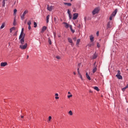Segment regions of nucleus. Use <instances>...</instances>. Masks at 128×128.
I'll list each match as a JSON object with an SVG mask.
<instances>
[{
  "label": "nucleus",
  "instance_id": "nucleus-37",
  "mask_svg": "<svg viewBox=\"0 0 128 128\" xmlns=\"http://www.w3.org/2000/svg\"><path fill=\"white\" fill-rule=\"evenodd\" d=\"M100 43L97 42V47L100 48Z\"/></svg>",
  "mask_w": 128,
  "mask_h": 128
},
{
  "label": "nucleus",
  "instance_id": "nucleus-58",
  "mask_svg": "<svg viewBox=\"0 0 128 128\" xmlns=\"http://www.w3.org/2000/svg\"><path fill=\"white\" fill-rule=\"evenodd\" d=\"M68 94H70V92H68Z\"/></svg>",
  "mask_w": 128,
  "mask_h": 128
},
{
  "label": "nucleus",
  "instance_id": "nucleus-61",
  "mask_svg": "<svg viewBox=\"0 0 128 128\" xmlns=\"http://www.w3.org/2000/svg\"><path fill=\"white\" fill-rule=\"evenodd\" d=\"M90 92H92V90H90Z\"/></svg>",
  "mask_w": 128,
  "mask_h": 128
},
{
  "label": "nucleus",
  "instance_id": "nucleus-44",
  "mask_svg": "<svg viewBox=\"0 0 128 128\" xmlns=\"http://www.w3.org/2000/svg\"><path fill=\"white\" fill-rule=\"evenodd\" d=\"M11 29L12 30H16V28L15 27H12V28H11Z\"/></svg>",
  "mask_w": 128,
  "mask_h": 128
},
{
  "label": "nucleus",
  "instance_id": "nucleus-21",
  "mask_svg": "<svg viewBox=\"0 0 128 128\" xmlns=\"http://www.w3.org/2000/svg\"><path fill=\"white\" fill-rule=\"evenodd\" d=\"M80 39H78L77 40H76V44L77 46H78V44H80Z\"/></svg>",
  "mask_w": 128,
  "mask_h": 128
},
{
  "label": "nucleus",
  "instance_id": "nucleus-23",
  "mask_svg": "<svg viewBox=\"0 0 128 128\" xmlns=\"http://www.w3.org/2000/svg\"><path fill=\"white\" fill-rule=\"evenodd\" d=\"M94 90H97V92H99L100 91V89L98 88V86H94L93 87Z\"/></svg>",
  "mask_w": 128,
  "mask_h": 128
},
{
  "label": "nucleus",
  "instance_id": "nucleus-57",
  "mask_svg": "<svg viewBox=\"0 0 128 128\" xmlns=\"http://www.w3.org/2000/svg\"><path fill=\"white\" fill-rule=\"evenodd\" d=\"M74 74L76 75V72H74Z\"/></svg>",
  "mask_w": 128,
  "mask_h": 128
},
{
  "label": "nucleus",
  "instance_id": "nucleus-47",
  "mask_svg": "<svg viewBox=\"0 0 128 128\" xmlns=\"http://www.w3.org/2000/svg\"><path fill=\"white\" fill-rule=\"evenodd\" d=\"M2 4H3V6H4V4H5L4 0H3Z\"/></svg>",
  "mask_w": 128,
  "mask_h": 128
},
{
  "label": "nucleus",
  "instance_id": "nucleus-17",
  "mask_svg": "<svg viewBox=\"0 0 128 128\" xmlns=\"http://www.w3.org/2000/svg\"><path fill=\"white\" fill-rule=\"evenodd\" d=\"M64 4H65V6H72V3L64 2Z\"/></svg>",
  "mask_w": 128,
  "mask_h": 128
},
{
  "label": "nucleus",
  "instance_id": "nucleus-42",
  "mask_svg": "<svg viewBox=\"0 0 128 128\" xmlns=\"http://www.w3.org/2000/svg\"><path fill=\"white\" fill-rule=\"evenodd\" d=\"M79 76L80 78H81V80H82V74L79 75Z\"/></svg>",
  "mask_w": 128,
  "mask_h": 128
},
{
  "label": "nucleus",
  "instance_id": "nucleus-38",
  "mask_svg": "<svg viewBox=\"0 0 128 128\" xmlns=\"http://www.w3.org/2000/svg\"><path fill=\"white\" fill-rule=\"evenodd\" d=\"M72 96V94H70L68 96V98H70Z\"/></svg>",
  "mask_w": 128,
  "mask_h": 128
},
{
  "label": "nucleus",
  "instance_id": "nucleus-56",
  "mask_svg": "<svg viewBox=\"0 0 128 128\" xmlns=\"http://www.w3.org/2000/svg\"><path fill=\"white\" fill-rule=\"evenodd\" d=\"M12 32V28L10 29V32Z\"/></svg>",
  "mask_w": 128,
  "mask_h": 128
},
{
  "label": "nucleus",
  "instance_id": "nucleus-50",
  "mask_svg": "<svg viewBox=\"0 0 128 128\" xmlns=\"http://www.w3.org/2000/svg\"><path fill=\"white\" fill-rule=\"evenodd\" d=\"M78 68H79V70H80V64H78Z\"/></svg>",
  "mask_w": 128,
  "mask_h": 128
},
{
  "label": "nucleus",
  "instance_id": "nucleus-28",
  "mask_svg": "<svg viewBox=\"0 0 128 128\" xmlns=\"http://www.w3.org/2000/svg\"><path fill=\"white\" fill-rule=\"evenodd\" d=\"M48 44H52V40H50V38H48Z\"/></svg>",
  "mask_w": 128,
  "mask_h": 128
},
{
  "label": "nucleus",
  "instance_id": "nucleus-22",
  "mask_svg": "<svg viewBox=\"0 0 128 128\" xmlns=\"http://www.w3.org/2000/svg\"><path fill=\"white\" fill-rule=\"evenodd\" d=\"M86 76L89 80H90V77L88 76V74L86 73Z\"/></svg>",
  "mask_w": 128,
  "mask_h": 128
},
{
  "label": "nucleus",
  "instance_id": "nucleus-55",
  "mask_svg": "<svg viewBox=\"0 0 128 128\" xmlns=\"http://www.w3.org/2000/svg\"><path fill=\"white\" fill-rule=\"evenodd\" d=\"M84 20L85 21L86 20V17H84Z\"/></svg>",
  "mask_w": 128,
  "mask_h": 128
},
{
  "label": "nucleus",
  "instance_id": "nucleus-54",
  "mask_svg": "<svg viewBox=\"0 0 128 128\" xmlns=\"http://www.w3.org/2000/svg\"><path fill=\"white\" fill-rule=\"evenodd\" d=\"M76 8H74V9L73 10V12H76Z\"/></svg>",
  "mask_w": 128,
  "mask_h": 128
},
{
  "label": "nucleus",
  "instance_id": "nucleus-59",
  "mask_svg": "<svg viewBox=\"0 0 128 128\" xmlns=\"http://www.w3.org/2000/svg\"><path fill=\"white\" fill-rule=\"evenodd\" d=\"M21 118H24V116H22Z\"/></svg>",
  "mask_w": 128,
  "mask_h": 128
},
{
  "label": "nucleus",
  "instance_id": "nucleus-15",
  "mask_svg": "<svg viewBox=\"0 0 128 128\" xmlns=\"http://www.w3.org/2000/svg\"><path fill=\"white\" fill-rule=\"evenodd\" d=\"M126 88H128V84L126 86V87L123 88L122 89V92H124V90H126Z\"/></svg>",
  "mask_w": 128,
  "mask_h": 128
},
{
  "label": "nucleus",
  "instance_id": "nucleus-3",
  "mask_svg": "<svg viewBox=\"0 0 128 128\" xmlns=\"http://www.w3.org/2000/svg\"><path fill=\"white\" fill-rule=\"evenodd\" d=\"M28 12V10H26L24 11L23 14L22 16H20L21 20H24V16H26V14Z\"/></svg>",
  "mask_w": 128,
  "mask_h": 128
},
{
  "label": "nucleus",
  "instance_id": "nucleus-33",
  "mask_svg": "<svg viewBox=\"0 0 128 128\" xmlns=\"http://www.w3.org/2000/svg\"><path fill=\"white\" fill-rule=\"evenodd\" d=\"M68 16H69L70 20H72V14H69Z\"/></svg>",
  "mask_w": 128,
  "mask_h": 128
},
{
  "label": "nucleus",
  "instance_id": "nucleus-12",
  "mask_svg": "<svg viewBox=\"0 0 128 128\" xmlns=\"http://www.w3.org/2000/svg\"><path fill=\"white\" fill-rule=\"evenodd\" d=\"M116 78H117L118 80H122V76L120 75H116Z\"/></svg>",
  "mask_w": 128,
  "mask_h": 128
},
{
  "label": "nucleus",
  "instance_id": "nucleus-26",
  "mask_svg": "<svg viewBox=\"0 0 128 128\" xmlns=\"http://www.w3.org/2000/svg\"><path fill=\"white\" fill-rule=\"evenodd\" d=\"M68 114H69L70 116H72V111L70 110L69 112H68Z\"/></svg>",
  "mask_w": 128,
  "mask_h": 128
},
{
  "label": "nucleus",
  "instance_id": "nucleus-43",
  "mask_svg": "<svg viewBox=\"0 0 128 128\" xmlns=\"http://www.w3.org/2000/svg\"><path fill=\"white\" fill-rule=\"evenodd\" d=\"M96 62H95L94 63V67H96Z\"/></svg>",
  "mask_w": 128,
  "mask_h": 128
},
{
  "label": "nucleus",
  "instance_id": "nucleus-9",
  "mask_svg": "<svg viewBox=\"0 0 128 128\" xmlns=\"http://www.w3.org/2000/svg\"><path fill=\"white\" fill-rule=\"evenodd\" d=\"M117 12H118V9H116L112 13L111 16H116V14Z\"/></svg>",
  "mask_w": 128,
  "mask_h": 128
},
{
  "label": "nucleus",
  "instance_id": "nucleus-52",
  "mask_svg": "<svg viewBox=\"0 0 128 128\" xmlns=\"http://www.w3.org/2000/svg\"><path fill=\"white\" fill-rule=\"evenodd\" d=\"M14 36H18V32H15Z\"/></svg>",
  "mask_w": 128,
  "mask_h": 128
},
{
  "label": "nucleus",
  "instance_id": "nucleus-40",
  "mask_svg": "<svg viewBox=\"0 0 128 128\" xmlns=\"http://www.w3.org/2000/svg\"><path fill=\"white\" fill-rule=\"evenodd\" d=\"M70 30L72 32V34H74V32H76L74 30H72V28Z\"/></svg>",
  "mask_w": 128,
  "mask_h": 128
},
{
  "label": "nucleus",
  "instance_id": "nucleus-13",
  "mask_svg": "<svg viewBox=\"0 0 128 128\" xmlns=\"http://www.w3.org/2000/svg\"><path fill=\"white\" fill-rule=\"evenodd\" d=\"M64 24L65 25V28H70V25L68 23L64 22Z\"/></svg>",
  "mask_w": 128,
  "mask_h": 128
},
{
  "label": "nucleus",
  "instance_id": "nucleus-45",
  "mask_svg": "<svg viewBox=\"0 0 128 128\" xmlns=\"http://www.w3.org/2000/svg\"><path fill=\"white\" fill-rule=\"evenodd\" d=\"M68 14H70V10H68Z\"/></svg>",
  "mask_w": 128,
  "mask_h": 128
},
{
  "label": "nucleus",
  "instance_id": "nucleus-11",
  "mask_svg": "<svg viewBox=\"0 0 128 128\" xmlns=\"http://www.w3.org/2000/svg\"><path fill=\"white\" fill-rule=\"evenodd\" d=\"M8 65V63L6 62H1L0 64V66H7Z\"/></svg>",
  "mask_w": 128,
  "mask_h": 128
},
{
  "label": "nucleus",
  "instance_id": "nucleus-62",
  "mask_svg": "<svg viewBox=\"0 0 128 128\" xmlns=\"http://www.w3.org/2000/svg\"><path fill=\"white\" fill-rule=\"evenodd\" d=\"M71 0V2H72V0Z\"/></svg>",
  "mask_w": 128,
  "mask_h": 128
},
{
  "label": "nucleus",
  "instance_id": "nucleus-20",
  "mask_svg": "<svg viewBox=\"0 0 128 128\" xmlns=\"http://www.w3.org/2000/svg\"><path fill=\"white\" fill-rule=\"evenodd\" d=\"M4 26H6V23H2L0 28L2 30L4 28Z\"/></svg>",
  "mask_w": 128,
  "mask_h": 128
},
{
  "label": "nucleus",
  "instance_id": "nucleus-39",
  "mask_svg": "<svg viewBox=\"0 0 128 128\" xmlns=\"http://www.w3.org/2000/svg\"><path fill=\"white\" fill-rule=\"evenodd\" d=\"M13 24L14 26H16V19H14V22H13Z\"/></svg>",
  "mask_w": 128,
  "mask_h": 128
},
{
  "label": "nucleus",
  "instance_id": "nucleus-1",
  "mask_svg": "<svg viewBox=\"0 0 128 128\" xmlns=\"http://www.w3.org/2000/svg\"><path fill=\"white\" fill-rule=\"evenodd\" d=\"M24 28H22L20 34L19 36L20 44H24Z\"/></svg>",
  "mask_w": 128,
  "mask_h": 128
},
{
  "label": "nucleus",
  "instance_id": "nucleus-30",
  "mask_svg": "<svg viewBox=\"0 0 128 128\" xmlns=\"http://www.w3.org/2000/svg\"><path fill=\"white\" fill-rule=\"evenodd\" d=\"M120 70H118V74L116 76H120Z\"/></svg>",
  "mask_w": 128,
  "mask_h": 128
},
{
  "label": "nucleus",
  "instance_id": "nucleus-19",
  "mask_svg": "<svg viewBox=\"0 0 128 128\" xmlns=\"http://www.w3.org/2000/svg\"><path fill=\"white\" fill-rule=\"evenodd\" d=\"M48 20H50V15H48L46 16V24H48Z\"/></svg>",
  "mask_w": 128,
  "mask_h": 128
},
{
  "label": "nucleus",
  "instance_id": "nucleus-29",
  "mask_svg": "<svg viewBox=\"0 0 128 128\" xmlns=\"http://www.w3.org/2000/svg\"><path fill=\"white\" fill-rule=\"evenodd\" d=\"M112 18H114V16H112V15H111L109 18V20H112Z\"/></svg>",
  "mask_w": 128,
  "mask_h": 128
},
{
  "label": "nucleus",
  "instance_id": "nucleus-6",
  "mask_svg": "<svg viewBox=\"0 0 128 128\" xmlns=\"http://www.w3.org/2000/svg\"><path fill=\"white\" fill-rule=\"evenodd\" d=\"M78 18V13H74L73 14V18L72 20H76V18Z\"/></svg>",
  "mask_w": 128,
  "mask_h": 128
},
{
  "label": "nucleus",
  "instance_id": "nucleus-24",
  "mask_svg": "<svg viewBox=\"0 0 128 128\" xmlns=\"http://www.w3.org/2000/svg\"><path fill=\"white\" fill-rule=\"evenodd\" d=\"M98 58V54H94L93 55L92 58L94 59V58Z\"/></svg>",
  "mask_w": 128,
  "mask_h": 128
},
{
  "label": "nucleus",
  "instance_id": "nucleus-14",
  "mask_svg": "<svg viewBox=\"0 0 128 128\" xmlns=\"http://www.w3.org/2000/svg\"><path fill=\"white\" fill-rule=\"evenodd\" d=\"M88 46H94V42H90V43L88 44Z\"/></svg>",
  "mask_w": 128,
  "mask_h": 128
},
{
  "label": "nucleus",
  "instance_id": "nucleus-53",
  "mask_svg": "<svg viewBox=\"0 0 128 128\" xmlns=\"http://www.w3.org/2000/svg\"><path fill=\"white\" fill-rule=\"evenodd\" d=\"M98 34H99L98 32H96V36H98Z\"/></svg>",
  "mask_w": 128,
  "mask_h": 128
},
{
  "label": "nucleus",
  "instance_id": "nucleus-18",
  "mask_svg": "<svg viewBox=\"0 0 128 128\" xmlns=\"http://www.w3.org/2000/svg\"><path fill=\"white\" fill-rule=\"evenodd\" d=\"M94 36H92V35H91L90 36V40L91 42H94Z\"/></svg>",
  "mask_w": 128,
  "mask_h": 128
},
{
  "label": "nucleus",
  "instance_id": "nucleus-16",
  "mask_svg": "<svg viewBox=\"0 0 128 128\" xmlns=\"http://www.w3.org/2000/svg\"><path fill=\"white\" fill-rule=\"evenodd\" d=\"M97 70H98V68H96V67H94L92 70L93 74H94V72H96Z\"/></svg>",
  "mask_w": 128,
  "mask_h": 128
},
{
  "label": "nucleus",
  "instance_id": "nucleus-4",
  "mask_svg": "<svg viewBox=\"0 0 128 128\" xmlns=\"http://www.w3.org/2000/svg\"><path fill=\"white\" fill-rule=\"evenodd\" d=\"M98 12H100V9L98 8H96L95 9H94V10L92 12V14L94 15L96 14H98Z\"/></svg>",
  "mask_w": 128,
  "mask_h": 128
},
{
  "label": "nucleus",
  "instance_id": "nucleus-48",
  "mask_svg": "<svg viewBox=\"0 0 128 128\" xmlns=\"http://www.w3.org/2000/svg\"><path fill=\"white\" fill-rule=\"evenodd\" d=\"M32 28V27H30V26H28V29L30 30Z\"/></svg>",
  "mask_w": 128,
  "mask_h": 128
},
{
  "label": "nucleus",
  "instance_id": "nucleus-60",
  "mask_svg": "<svg viewBox=\"0 0 128 128\" xmlns=\"http://www.w3.org/2000/svg\"><path fill=\"white\" fill-rule=\"evenodd\" d=\"M27 58H28V56H27Z\"/></svg>",
  "mask_w": 128,
  "mask_h": 128
},
{
  "label": "nucleus",
  "instance_id": "nucleus-41",
  "mask_svg": "<svg viewBox=\"0 0 128 128\" xmlns=\"http://www.w3.org/2000/svg\"><path fill=\"white\" fill-rule=\"evenodd\" d=\"M69 28H70V30L72 29V25L69 26Z\"/></svg>",
  "mask_w": 128,
  "mask_h": 128
},
{
  "label": "nucleus",
  "instance_id": "nucleus-49",
  "mask_svg": "<svg viewBox=\"0 0 128 128\" xmlns=\"http://www.w3.org/2000/svg\"><path fill=\"white\" fill-rule=\"evenodd\" d=\"M55 98H56V100H58V98H60V97H58V96H56V97H55Z\"/></svg>",
  "mask_w": 128,
  "mask_h": 128
},
{
  "label": "nucleus",
  "instance_id": "nucleus-31",
  "mask_svg": "<svg viewBox=\"0 0 128 128\" xmlns=\"http://www.w3.org/2000/svg\"><path fill=\"white\" fill-rule=\"evenodd\" d=\"M16 12H18V10H16V9H14V14H16Z\"/></svg>",
  "mask_w": 128,
  "mask_h": 128
},
{
  "label": "nucleus",
  "instance_id": "nucleus-8",
  "mask_svg": "<svg viewBox=\"0 0 128 128\" xmlns=\"http://www.w3.org/2000/svg\"><path fill=\"white\" fill-rule=\"evenodd\" d=\"M52 8L53 6H50L48 5L47 6V10H49V12H52Z\"/></svg>",
  "mask_w": 128,
  "mask_h": 128
},
{
  "label": "nucleus",
  "instance_id": "nucleus-32",
  "mask_svg": "<svg viewBox=\"0 0 128 128\" xmlns=\"http://www.w3.org/2000/svg\"><path fill=\"white\" fill-rule=\"evenodd\" d=\"M38 26L36 22H34V28H36Z\"/></svg>",
  "mask_w": 128,
  "mask_h": 128
},
{
  "label": "nucleus",
  "instance_id": "nucleus-36",
  "mask_svg": "<svg viewBox=\"0 0 128 128\" xmlns=\"http://www.w3.org/2000/svg\"><path fill=\"white\" fill-rule=\"evenodd\" d=\"M54 22H57V20H56V18L54 17Z\"/></svg>",
  "mask_w": 128,
  "mask_h": 128
},
{
  "label": "nucleus",
  "instance_id": "nucleus-34",
  "mask_svg": "<svg viewBox=\"0 0 128 128\" xmlns=\"http://www.w3.org/2000/svg\"><path fill=\"white\" fill-rule=\"evenodd\" d=\"M50 120H52V116H50L48 117V122H50Z\"/></svg>",
  "mask_w": 128,
  "mask_h": 128
},
{
  "label": "nucleus",
  "instance_id": "nucleus-25",
  "mask_svg": "<svg viewBox=\"0 0 128 128\" xmlns=\"http://www.w3.org/2000/svg\"><path fill=\"white\" fill-rule=\"evenodd\" d=\"M77 72H78V76H80V68H78L77 69Z\"/></svg>",
  "mask_w": 128,
  "mask_h": 128
},
{
  "label": "nucleus",
  "instance_id": "nucleus-10",
  "mask_svg": "<svg viewBox=\"0 0 128 128\" xmlns=\"http://www.w3.org/2000/svg\"><path fill=\"white\" fill-rule=\"evenodd\" d=\"M46 30V26H44L42 28V30L41 31V32L42 34L44 32V31Z\"/></svg>",
  "mask_w": 128,
  "mask_h": 128
},
{
  "label": "nucleus",
  "instance_id": "nucleus-7",
  "mask_svg": "<svg viewBox=\"0 0 128 128\" xmlns=\"http://www.w3.org/2000/svg\"><path fill=\"white\" fill-rule=\"evenodd\" d=\"M112 22L109 21L107 24L108 28H112Z\"/></svg>",
  "mask_w": 128,
  "mask_h": 128
},
{
  "label": "nucleus",
  "instance_id": "nucleus-46",
  "mask_svg": "<svg viewBox=\"0 0 128 128\" xmlns=\"http://www.w3.org/2000/svg\"><path fill=\"white\" fill-rule=\"evenodd\" d=\"M73 40H74V42H76V37L74 38Z\"/></svg>",
  "mask_w": 128,
  "mask_h": 128
},
{
  "label": "nucleus",
  "instance_id": "nucleus-5",
  "mask_svg": "<svg viewBox=\"0 0 128 128\" xmlns=\"http://www.w3.org/2000/svg\"><path fill=\"white\" fill-rule=\"evenodd\" d=\"M68 40L70 44H71L72 46H74V42H72V40L71 38H68Z\"/></svg>",
  "mask_w": 128,
  "mask_h": 128
},
{
  "label": "nucleus",
  "instance_id": "nucleus-27",
  "mask_svg": "<svg viewBox=\"0 0 128 128\" xmlns=\"http://www.w3.org/2000/svg\"><path fill=\"white\" fill-rule=\"evenodd\" d=\"M28 26H30V25L32 24V21L29 20V21L28 22Z\"/></svg>",
  "mask_w": 128,
  "mask_h": 128
},
{
  "label": "nucleus",
  "instance_id": "nucleus-2",
  "mask_svg": "<svg viewBox=\"0 0 128 128\" xmlns=\"http://www.w3.org/2000/svg\"><path fill=\"white\" fill-rule=\"evenodd\" d=\"M21 44L20 45V48L21 50H26L28 48V43L24 44V38L23 44L20 43Z\"/></svg>",
  "mask_w": 128,
  "mask_h": 128
},
{
  "label": "nucleus",
  "instance_id": "nucleus-51",
  "mask_svg": "<svg viewBox=\"0 0 128 128\" xmlns=\"http://www.w3.org/2000/svg\"><path fill=\"white\" fill-rule=\"evenodd\" d=\"M56 96H58V93H56L55 94Z\"/></svg>",
  "mask_w": 128,
  "mask_h": 128
},
{
  "label": "nucleus",
  "instance_id": "nucleus-35",
  "mask_svg": "<svg viewBox=\"0 0 128 128\" xmlns=\"http://www.w3.org/2000/svg\"><path fill=\"white\" fill-rule=\"evenodd\" d=\"M56 58H57V60H60V56H56Z\"/></svg>",
  "mask_w": 128,
  "mask_h": 128
},
{
  "label": "nucleus",
  "instance_id": "nucleus-63",
  "mask_svg": "<svg viewBox=\"0 0 128 128\" xmlns=\"http://www.w3.org/2000/svg\"><path fill=\"white\" fill-rule=\"evenodd\" d=\"M14 4H16V2H14Z\"/></svg>",
  "mask_w": 128,
  "mask_h": 128
}]
</instances>
